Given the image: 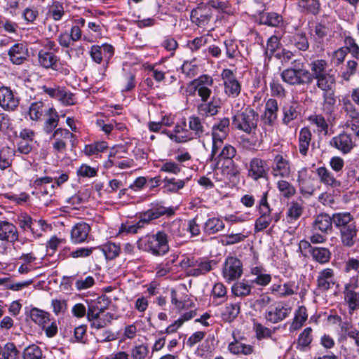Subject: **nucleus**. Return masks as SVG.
Listing matches in <instances>:
<instances>
[{"label": "nucleus", "mask_w": 359, "mask_h": 359, "mask_svg": "<svg viewBox=\"0 0 359 359\" xmlns=\"http://www.w3.org/2000/svg\"><path fill=\"white\" fill-rule=\"evenodd\" d=\"M164 231L173 238H181L184 236V228L180 219H175L171 222L164 223Z\"/></svg>", "instance_id": "a18cd8bd"}, {"label": "nucleus", "mask_w": 359, "mask_h": 359, "mask_svg": "<svg viewBox=\"0 0 359 359\" xmlns=\"http://www.w3.org/2000/svg\"><path fill=\"white\" fill-rule=\"evenodd\" d=\"M19 104V99L8 87L0 88V106L5 110L13 111Z\"/></svg>", "instance_id": "5701e85b"}, {"label": "nucleus", "mask_w": 359, "mask_h": 359, "mask_svg": "<svg viewBox=\"0 0 359 359\" xmlns=\"http://www.w3.org/2000/svg\"><path fill=\"white\" fill-rule=\"evenodd\" d=\"M43 353L41 348L36 345L32 344L26 347L22 353L23 359H41Z\"/></svg>", "instance_id": "e2e57ef3"}, {"label": "nucleus", "mask_w": 359, "mask_h": 359, "mask_svg": "<svg viewBox=\"0 0 359 359\" xmlns=\"http://www.w3.org/2000/svg\"><path fill=\"white\" fill-rule=\"evenodd\" d=\"M268 191L263 192L258 201L256 208L258 217L255 222V231L261 232L266 229L273 221L272 208L268 201Z\"/></svg>", "instance_id": "39448f33"}, {"label": "nucleus", "mask_w": 359, "mask_h": 359, "mask_svg": "<svg viewBox=\"0 0 359 359\" xmlns=\"http://www.w3.org/2000/svg\"><path fill=\"white\" fill-rule=\"evenodd\" d=\"M277 188L280 195L286 199L292 198L296 194L295 187L285 180L278 181Z\"/></svg>", "instance_id": "680f3d73"}, {"label": "nucleus", "mask_w": 359, "mask_h": 359, "mask_svg": "<svg viewBox=\"0 0 359 359\" xmlns=\"http://www.w3.org/2000/svg\"><path fill=\"white\" fill-rule=\"evenodd\" d=\"M18 231L11 222L0 220V241L14 243L18 241Z\"/></svg>", "instance_id": "4be33fe9"}, {"label": "nucleus", "mask_w": 359, "mask_h": 359, "mask_svg": "<svg viewBox=\"0 0 359 359\" xmlns=\"http://www.w3.org/2000/svg\"><path fill=\"white\" fill-rule=\"evenodd\" d=\"M175 214V209L172 207H165L161 203H153L150 205V208L140 214L142 221L146 224L151 221L157 219L163 216L170 217Z\"/></svg>", "instance_id": "6e6552de"}, {"label": "nucleus", "mask_w": 359, "mask_h": 359, "mask_svg": "<svg viewBox=\"0 0 359 359\" xmlns=\"http://www.w3.org/2000/svg\"><path fill=\"white\" fill-rule=\"evenodd\" d=\"M29 316L32 321L43 327L50 321V313L37 308L30 310Z\"/></svg>", "instance_id": "603ef678"}, {"label": "nucleus", "mask_w": 359, "mask_h": 359, "mask_svg": "<svg viewBox=\"0 0 359 359\" xmlns=\"http://www.w3.org/2000/svg\"><path fill=\"white\" fill-rule=\"evenodd\" d=\"M309 253L312 258L320 264L327 263L331 258V252L328 248L315 247L311 248Z\"/></svg>", "instance_id": "de8ad7c7"}, {"label": "nucleus", "mask_w": 359, "mask_h": 359, "mask_svg": "<svg viewBox=\"0 0 359 359\" xmlns=\"http://www.w3.org/2000/svg\"><path fill=\"white\" fill-rule=\"evenodd\" d=\"M215 265L216 262L215 260L199 258L197 259V264L195 268L189 269L187 274L194 277L203 276L212 270L213 266Z\"/></svg>", "instance_id": "c756f323"}, {"label": "nucleus", "mask_w": 359, "mask_h": 359, "mask_svg": "<svg viewBox=\"0 0 359 359\" xmlns=\"http://www.w3.org/2000/svg\"><path fill=\"white\" fill-rule=\"evenodd\" d=\"M330 28L325 24L318 22L313 28V43L312 48L314 52L320 53L325 50L324 39L329 34Z\"/></svg>", "instance_id": "6ab92c4d"}, {"label": "nucleus", "mask_w": 359, "mask_h": 359, "mask_svg": "<svg viewBox=\"0 0 359 359\" xmlns=\"http://www.w3.org/2000/svg\"><path fill=\"white\" fill-rule=\"evenodd\" d=\"M230 121L228 118L219 119L212 128V137L226 139L229 133Z\"/></svg>", "instance_id": "e433bc0d"}, {"label": "nucleus", "mask_w": 359, "mask_h": 359, "mask_svg": "<svg viewBox=\"0 0 359 359\" xmlns=\"http://www.w3.org/2000/svg\"><path fill=\"white\" fill-rule=\"evenodd\" d=\"M139 250L147 252L154 256H163L169 251L168 234L158 231L155 234H147L137 242Z\"/></svg>", "instance_id": "f257e3e1"}, {"label": "nucleus", "mask_w": 359, "mask_h": 359, "mask_svg": "<svg viewBox=\"0 0 359 359\" xmlns=\"http://www.w3.org/2000/svg\"><path fill=\"white\" fill-rule=\"evenodd\" d=\"M189 130L192 140L200 139L208 134V125L205 119L197 115H191L188 118Z\"/></svg>", "instance_id": "f3484780"}, {"label": "nucleus", "mask_w": 359, "mask_h": 359, "mask_svg": "<svg viewBox=\"0 0 359 359\" xmlns=\"http://www.w3.org/2000/svg\"><path fill=\"white\" fill-rule=\"evenodd\" d=\"M344 301L348 307V313L353 314L355 310L359 309V293L349 290V292H344Z\"/></svg>", "instance_id": "4d7b16f0"}, {"label": "nucleus", "mask_w": 359, "mask_h": 359, "mask_svg": "<svg viewBox=\"0 0 359 359\" xmlns=\"http://www.w3.org/2000/svg\"><path fill=\"white\" fill-rule=\"evenodd\" d=\"M229 351L235 355H249L252 352V346L243 344L237 340L231 342L228 346Z\"/></svg>", "instance_id": "bf43d9fd"}, {"label": "nucleus", "mask_w": 359, "mask_h": 359, "mask_svg": "<svg viewBox=\"0 0 359 359\" xmlns=\"http://www.w3.org/2000/svg\"><path fill=\"white\" fill-rule=\"evenodd\" d=\"M246 168L248 170V176L255 181L259 179H267L268 168L266 162L259 158H252Z\"/></svg>", "instance_id": "2eb2a0df"}, {"label": "nucleus", "mask_w": 359, "mask_h": 359, "mask_svg": "<svg viewBox=\"0 0 359 359\" xmlns=\"http://www.w3.org/2000/svg\"><path fill=\"white\" fill-rule=\"evenodd\" d=\"M241 311L240 303L226 304L222 312V318L224 321L231 323L233 321Z\"/></svg>", "instance_id": "49530a36"}, {"label": "nucleus", "mask_w": 359, "mask_h": 359, "mask_svg": "<svg viewBox=\"0 0 359 359\" xmlns=\"http://www.w3.org/2000/svg\"><path fill=\"white\" fill-rule=\"evenodd\" d=\"M278 111V102L276 100L270 98L265 104L264 122L268 125H272L277 119Z\"/></svg>", "instance_id": "72a5a7b5"}, {"label": "nucleus", "mask_w": 359, "mask_h": 359, "mask_svg": "<svg viewBox=\"0 0 359 359\" xmlns=\"http://www.w3.org/2000/svg\"><path fill=\"white\" fill-rule=\"evenodd\" d=\"M221 77L223 81L225 95L229 97H237L241 91V84L236 79L233 71L230 69H223Z\"/></svg>", "instance_id": "0eeeda50"}, {"label": "nucleus", "mask_w": 359, "mask_h": 359, "mask_svg": "<svg viewBox=\"0 0 359 359\" xmlns=\"http://www.w3.org/2000/svg\"><path fill=\"white\" fill-rule=\"evenodd\" d=\"M98 248L104 253L106 259L108 260L114 259L121 252L120 246L111 242H107L99 246Z\"/></svg>", "instance_id": "864d4df0"}, {"label": "nucleus", "mask_w": 359, "mask_h": 359, "mask_svg": "<svg viewBox=\"0 0 359 359\" xmlns=\"http://www.w3.org/2000/svg\"><path fill=\"white\" fill-rule=\"evenodd\" d=\"M108 149V144L104 141L96 142L86 144L83 149V153L88 156L98 155L104 152Z\"/></svg>", "instance_id": "5fc2aeb1"}, {"label": "nucleus", "mask_w": 359, "mask_h": 359, "mask_svg": "<svg viewBox=\"0 0 359 359\" xmlns=\"http://www.w3.org/2000/svg\"><path fill=\"white\" fill-rule=\"evenodd\" d=\"M259 122V114L253 109L247 107L238 112L232 118L233 126L248 135L256 134Z\"/></svg>", "instance_id": "7ed1b4c3"}, {"label": "nucleus", "mask_w": 359, "mask_h": 359, "mask_svg": "<svg viewBox=\"0 0 359 359\" xmlns=\"http://www.w3.org/2000/svg\"><path fill=\"white\" fill-rule=\"evenodd\" d=\"M341 331L345 337H348L354 341L355 345L358 347L357 353H359V331L352 326H342Z\"/></svg>", "instance_id": "774afa93"}, {"label": "nucleus", "mask_w": 359, "mask_h": 359, "mask_svg": "<svg viewBox=\"0 0 359 359\" xmlns=\"http://www.w3.org/2000/svg\"><path fill=\"white\" fill-rule=\"evenodd\" d=\"M271 174L274 177H289L291 174V165L289 160L282 154H276L271 165Z\"/></svg>", "instance_id": "a211bd4d"}, {"label": "nucleus", "mask_w": 359, "mask_h": 359, "mask_svg": "<svg viewBox=\"0 0 359 359\" xmlns=\"http://www.w3.org/2000/svg\"><path fill=\"white\" fill-rule=\"evenodd\" d=\"M297 182L299 191L303 195L311 196L316 189L317 180L312 172L306 167L297 172Z\"/></svg>", "instance_id": "423d86ee"}, {"label": "nucleus", "mask_w": 359, "mask_h": 359, "mask_svg": "<svg viewBox=\"0 0 359 359\" xmlns=\"http://www.w3.org/2000/svg\"><path fill=\"white\" fill-rule=\"evenodd\" d=\"M19 353L14 343L8 342L2 348L1 359H17Z\"/></svg>", "instance_id": "69168bd1"}, {"label": "nucleus", "mask_w": 359, "mask_h": 359, "mask_svg": "<svg viewBox=\"0 0 359 359\" xmlns=\"http://www.w3.org/2000/svg\"><path fill=\"white\" fill-rule=\"evenodd\" d=\"M109 299L104 296H100L95 300L88 304L87 318H97L98 314H102L109 304Z\"/></svg>", "instance_id": "a878e982"}, {"label": "nucleus", "mask_w": 359, "mask_h": 359, "mask_svg": "<svg viewBox=\"0 0 359 359\" xmlns=\"http://www.w3.org/2000/svg\"><path fill=\"white\" fill-rule=\"evenodd\" d=\"M8 55L13 64L19 65L27 60L28 49L23 43H15L11 47Z\"/></svg>", "instance_id": "b1692460"}, {"label": "nucleus", "mask_w": 359, "mask_h": 359, "mask_svg": "<svg viewBox=\"0 0 359 359\" xmlns=\"http://www.w3.org/2000/svg\"><path fill=\"white\" fill-rule=\"evenodd\" d=\"M298 6L306 12L313 15L318 14L320 9L318 0H299Z\"/></svg>", "instance_id": "0e129e2a"}, {"label": "nucleus", "mask_w": 359, "mask_h": 359, "mask_svg": "<svg viewBox=\"0 0 359 359\" xmlns=\"http://www.w3.org/2000/svg\"><path fill=\"white\" fill-rule=\"evenodd\" d=\"M333 225L340 231L356 223L354 216L349 212H339L332 214Z\"/></svg>", "instance_id": "393cba45"}, {"label": "nucleus", "mask_w": 359, "mask_h": 359, "mask_svg": "<svg viewBox=\"0 0 359 359\" xmlns=\"http://www.w3.org/2000/svg\"><path fill=\"white\" fill-rule=\"evenodd\" d=\"M337 283L334 270L326 268L320 271L316 279V291L324 293L332 289Z\"/></svg>", "instance_id": "f8f14e48"}, {"label": "nucleus", "mask_w": 359, "mask_h": 359, "mask_svg": "<svg viewBox=\"0 0 359 359\" xmlns=\"http://www.w3.org/2000/svg\"><path fill=\"white\" fill-rule=\"evenodd\" d=\"M257 20L259 25L273 27H280L283 24V16L276 12H262L258 15Z\"/></svg>", "instance_id": "c85d7f7f"}, {"label": "nucleus", "mask_w": 359, "mask_h": 359, "mask_svg": "<svg viewBox=\"0 0 359 359\" xmlns=\"http://www.w3.org/2000/svg\"><path fill=\"white\" fill-rule=\"evenodd\" d=\"M38 60L43 67L56 69L57 57L53 53L41 50L38 53Z\"/></svg>", "instance_id": "ea45409f"}, {"label": "nucleus", "mask_w": 359, "mask_h": 359, "mask_svg": "<svg viewBox=\"0 0 359 359\" xmlns=\"http://www.w3.org/2000/svg\"><path fill=\"white\" fill-rule=\"evenodd\" d=\"M330 144L332 147L337 149L344 154L350 153L355 147V143L351 135L346 133H340L332 137Z\"/></svg>", "instance_id": "412c9836"}, {"label": "nucleus", "mask_w": 359, "mask_h": 359, "mask_svg": "<svg viewBox=\"0 0 359 359\" xmlns=\"http://www.w3.org/2000/svg\"><path fill=\"white\" fill-rule=\"evenodd\" d=\"M312 331V328L308 327L299 334L296 344L297 349L304 351L309 347L313 340Z\"/></svg>", "instance_id": "09e8293b"}, {"label": "nucleus", "mask_w": 359, "mask_h": 359, "mask_svg": "<svg viewBox=\"0 0 359 359\" xmlns=\"http://www.w3.org/2000/svg\"><path fill=\"white\" fill-rule=\"evenodd\" d=\"M312 134L307 127L302 128L299 133V151L302 156H306L308 154Z\"/></svg>", "instance_id": "58836bf2"}, {"label": "nucleus", "mask_w": 359, "mask_h": 359, "mask_svg": "<svg viewBox=\"0 0 359 359\" xmlns=\"http://www.w3.org/2000/svg\"><path fill=\"white\" fill-rule=\"evenodd\" d=\"M292 309L283 302H278L267 308L264 313L266 321L276 324L285 320L291 313Z\"/></svg>", "instance_id": "1a4fd4ad"}, {"label": "nucleus", "mask_w": 359, "mask_h": 359, "mask_svg": "<svg viewBox=\"0 0 359 359\" xmlns=\"http://www.w3.org/2000/svg\"><path fill=\"white\" fill-rule=\"evenodd\" d=\"M270 291L272 294L280 298L289 297L296 293L294 290V283L290 281L286 282L283 285L274 283L270 287Z\"/></svg>", "instance_id": "c9c22d12"}, {"label": "nucleus", "mask_w": 359, "mask_h": 359, "mask_svg": "<svg viewBox=\"0 0 359 359\" xmlns=\"http://www.w3.org/2000/svg\"><path fill=\"white\" fill-rule=\"evenodd\" d=\"M323 98L324 110L327 111V112L332 111L336 103L334 89L327 91H323Z\"/></svg>", "instance_id": "338daca9"}, {"label": "nucleus", "mask_w": 359, "mask_h": 359, "mask_svg": "<svg viewBox=\"0 0 359 359\" xmlns=\"http://www.w3.org/2000/svg\"><path fill=\"white\" fill-rule=\"evenodd\" d=\"M252 285L250 280L243 279L237 281L231 286V293L238 297H245L252 293Z\"/></svg>", "instance_id": "4c0bfd02"}, {"label": "nucleus", "mask_w": 359, "mask_h": 359, "mask_svg": "<svg viewBox=\"0 0 359 359\" xmlns=\"http://www.w3.org/2000/svg\"><path fill=\"white\" fill-rule=\"evenodd\" d=\"M224 227L225 224L220 218L211 217L205 222L203 231L208 235H212L222 231Z\"/></svg>", "instance_id": "c03bdc74"}, {"label": "nucleus", "mask_w": 359, "mask_h": 359, "mask_svg": "<svg viewBox=\"0 0 359 359\" xmlns=\"http://www.w3.org/2000/svg\"><path fill=\"white\" fill-rule=\"evenodd\" d=\"M304 201L299 198L297 201H292L288 206L286 212V219L288 223H293L298 220L304 212Z\"/></svg>", "instance_id": "473e14b6"}, {"label": "nucleus", "mask_w": 359, "mask_h": 359, "mask_svg": "<svg viewBox=\"0 0 359 359\" xmlns=\"http://www.w3.org/2000/svg\"><path fill=\"white\" fill-rule=\"evenodd\" d=\"M316 172L323 184L333 188L340 187L341 182L337 180L333 174L325 167H319Z\"/></svg>", "instance_id": "79ce46f5"}, {"label": "nucleus", "mask_w": 359, "mask_h": 359, "mask_svg": "<svg viewBox=\"0 0 359 359\" xmlns=\"http://www.w3.org/2000/svg\"><path fill=\"white\" fill-rule=\"evenodd\" d=\"M333 219L332 215L330 216L327 213H320L316 215L311 224V231H319L323 233L328 234L332 231Z\"/></svg>", "instance_id": "aec40b11"}, {"label": "nucleus", "mask_w": 359, "mask_h": 359, "mask_svg": "<svg viewBox=\"0 0 359 359\" xmlns=\"http://www.w3.org/2000/svg\"><path fill=\"white\" fill-rule=\"evenodd\" d=\"M162 133L166 134L171 140L177 143H184L192 140L189 130L178 124L175 126L173 133L164 130Z\"/></svg>", "instance_id": "2f4dec72"}, {"label": "nucleus", "mask_w": 359, "mask_h": 359, "mask_svg": "<svg viewBox=\"0 0 359 359\" xmlns=\"http://www.w3.org/2000/svg\"><path fill=\"white\" fill-rule=\"evenodd\" d=\"M49 117L44 123L43 130L46 134L53 133L59 123V115L53 108L48 109Z\"/></svg>", "instance_id": "6e6d98bb"}, {"label": "nucleus", "mask_w": 359, "mask_h": 359, "mask_svg": "<svg viewBox=\"0 0 359 359\" xmlns=\"http://www.w3.org/2000/svg\"><path fill=\"white\" fill-rule=\"evenodd\" d=\"M90 231V227L87 223L80 222L76 224L71 231V240L72 243L79 244L85 242Z\"/></svg>", "instance_id": "7c9ffc66"}, {"label": "nucleus", "mask_w": 359, "mask_h": 359, "mask_svg": "<svg viewBox=\"0 0 359 359\" xmlns=\"http://www.w3.org/2000/svg\"><path fill=\"white\" fill-rule=\"evenodd\" d=\"M53 178L49 176H44L36 178L32 182V187L36 189L32 194L39 198L41 196H52L55 191V184H53Z\"/></svg>", "instance_id": "4468645a"}, {"label": "nucleus", "mask_w": 359, "mask_h": 359, "mask_svg": "<svg viewBox=\"0 0 359 359\" xmlns=\"http://www.w3.org/2000/svg\"><path fill=\"white\" fill-rule=\"evenodd\" d=\"M220 108V100L213 97L211 100L202 102L197 105V112L203 117L212 116L218 113Z\"/></svg>", "instance_id": "cd10ccee"}, {"label": "nucleus", "mask_w": 359, "mask_h": 359, "mask_svg": "<svg viewBox=\"0 0 359 359\" xmlns=\"http://www.w3.org/2000/svg\"><path fill=\"white\" fill-rule=\"evenodd\" d=\"M35 133L29 128L22 129L16 136L18 151L22 154L32 152L34 145Z\"/></svg>", "instance_id": "ddd939ff"}, {"label": "nucleus", "mask_w": 359, "mask_h": 359, "mask_svg": "<svg viewBox=\"0 0 359 359\" xmlns=\"http://www.w3.org/2000/svg\"><path fill=\"white\" fill-rule=\"evenodd\" d=\"M307 318L306 308L304 306H299L295 312L294 317L290 327V330L293 331L299 330L306 322Z\"/></svg>", "instance_id": "3c124183"}, {"label": "nucleus", "mask_w": 359, "mask_h": 359, "mask_svg": "<svg viewBox=\"0 0 359 359\" xmlns=\"http://www.w3.org/2000/svg\"><path fill=\"white\" fill-rule=\"evenodd\" d=\"M236 155V148L231 144H225L217 156L216 164L212 167V170H215L222 161L233 160Z\"/></svg>", "instance_id": "8fccbe9b"}, {"label": "nucleus", "mask_w": 359, "mask_h": 359, "mask_svg": "<svg viewBox=\"0 0 359 359\" xmlns=\"http://www.w3.org/2000/svg\"><path fill=\"white\" fill-rule=\"evenodd\" d=\"M165 191L175 193L182 189L185 184L184 180H176L175 178L165 177L163 180Z\"/></svg>", "instance_id": "13d9d810"}, {"label": "nucleus", "mask_w": 359, "mask_h": 359, "mask_svg": "<svg viewBox=\"0 0 359 359\" xmlns=\"http://www.w3.org/2000/svg\"><path fill=\"white\" fill-rule=\"evenodd\" d=\"M212 17L211 9L203 2L194 8L190 15L191 22L200 27L207 25Z\"/></svg>", "instance_id": "dca6fc26"}, {"label": "nucleus", "mask_w": 359, "mask_h": 359, "mask_svg": "<svg viewBox=\"0 0 359 359\" xmlns=\"http://www.w3.org/2000/svg\"><path fill=\"white\" fill-rule=\"evenodd\" d=\"M299 104L297 102H292L286 104L283 107V123L288 126L293 120L296 119L299 112L298 111Z\"/></svg>", "instance_id": "a19ab883"}, {"label": "nucleus", "mask_w": 359, "mask_h": 359, "mask_svg": "<svg viewBox=\"0 0 359 359\" xmlns=\"http://www.w3.org/2000/svg\"><path fill=\"white\" fill-rule=\"evenodd\" d=\"M292 64V67L285 69L281 72L282 80L292 86L311 84L310 72L302 69L303 63L299 60H294Z\"/></svg>", "instance_id": "20e7f679"}, {"label": "nucleus", "mask_w": 359, "mask_h": 359, "mask_svg": "<svg viewBox=\"0 0 359 359\" xmlns=\"http://www.w3.org/2000/svg\"><path fill=\"white\" fill-rule=\"evenodd\" d=\"M46 111V106L41 101L32 102L29 107L28 114L30 119L38 121Z\"/></svg>", "instance_id": "052dcab7"}, {"label": "nucleus", "mask_w": 359, "mask_h": 359, "mask_svg": "<svg viewBox=\"0 0 359 359\" xmlns=\"http://www.w3.org/2000/svg\"><path fill=\"white\" fill-rule=\"evenodd\" d=\"M327 62L323 59H318L310 63L311 83L313 79L316 80V86L323 91H327L334 89L335 77L330 71L327 70Z\"/></svg>", "instance_id": "f03ea898"}, {"label": "nucleus", "mask_w": 359, "mask_h": 359, "mask_svg": "<svg viewBox=\"0 0 359 359\" xmlns=\"http://www.w3.org/2000/svg\"><path fill=\"white\" fill-rule=\"evenodd\" d=\"M75 135L69 130L59 128L52 133L50 139H53V149L57 153H64L67 150V142L74 139Z\"/></svg>", "instance_id": "9d476101"}, {"label": "nucleus", "mask_w": 359, "mask_h": 359, "mask_svg": "<svg viewBox=\"0 0 359 359\" xmlns=\"http://www.w3.org/2000/svg\"><path fill=\"white\" fill-rule=\"evenodd\" d=\"M221 171L223 175L229 180L238 179L240 175V169L234 160L222 161Z\"/></svg>", "instance_id": "f704fd0d"}, {"label": "nucleus", "mask_w": 359, "mask_h": 359, "mask_svg": "<svg viewBox=\"0 0 359 359\" xmlns=\"http://www.w3.org/2000/svg\"><path fill=\"white\" fill-rule=\"evenodd\" d=\"M290 41L295 48L302 51L309 48V39L306 32H298L290 36Z\"/></svg>", "instance_id": "37998d69"}, {"label": "nucleus", "mask_w": 359, "mask_h": 359, "mask_svg": "<svg viewBox=\"0 0 359 359\" xmlns=\"http://www.w3.org/2000/svg\"><path fill=\"white\" fill-rule=\"evenodd\" d=\"M243 273V264L240 259L234 257L226 258L222 269L224 278L227 282L238 279Z\"/></svg>", "instance_id": "9b49d317"}, {"label": "nucleus", "mask_w": 359, "mask_h": 359, "mask_svg": "<svg viewBox=\"0 0 359 359\" xmlns=\"http://www.w3.org/2000/svg\"><path fill=\"white\" fill-rule=\"evenodd\" d=\"M341 244L347 248L353 247L358 241V228L357 223L339 231Z\"/></svg>", "instance_id": "bb28decb"}]
</instances>
